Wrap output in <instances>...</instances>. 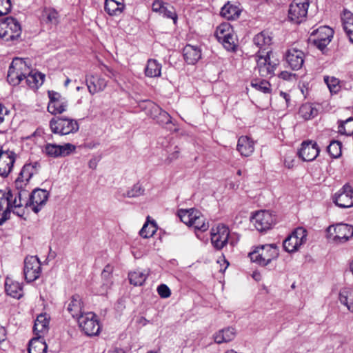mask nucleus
<instances>
[{"mask_svg": "<svg viewBox=\"0 0 353 353\" xmlns=\"http://www.w3.org/2000/svg\"><path fill=\"white\" fill-rule=\"evenodd\" d=\"M279 256V250L274 244L263 245L250 254L252 261L261 266H266Z\"/></svg>", "mask_w": 353, "mask_h": 353, "instance_id": "1", "label": "nucleus"}, {"mask_svg": "<svg viewBox=\"0 0 353 353\" xmlns=\"http://www.w3.org/2000/svg\"><path fill=\"white\" fill-rule=\"evenodd\" d=\"M50 127L53 133L61 135L74 133L79 128L77 120L65 117L52 119L50 121Z\"/></svg>", "mask_w": 353, "mask_h": 353, "instance_id": "2", "label": "nucleus"}, {"mask_svg": "<svg viewBox=\"0 0 353 353\" xmlns=\"http://www.w3.org/2000/svg\"><path fill=\"white\" fill-rule=\"evenodd\" d=\"M272 50H268L265 54H256V61L260 76L263 77H272L274 75V70L279 65V60L272 59Z\"/></svg>", "mask_w": 353, "mask_h": 353, "instance_id": "3", "label": "nucleus"}, {"mask_svg": "<svg viewBox=\"0 0 353 353\" xmlns=\"http://www.w3.org/2000/svg\"><path fill=\"white\" fill-rule=\"evenodd\" d=\"M309 4L308 0H293L289 6L288 20L296 24L305 21Z\"/></svg>", "mask_w": 353, "mask_h": 353, "instance_id": "4", "label": "nucleus"}, {"mask_svg": "<svg viewBox=\"0 0 353 353\" xmlns=\"http://www.w3.org/2000/svg\"><path fill=\"white\" fill-rule=\"evenodd\" d=\"M79 326L84 333L90 336L99 334L101 327L97 316L93 312L81 314L77 319Z\"/></svg>", "mask_w": 353, "mask_h": 353, "instance_id": "5", "label": "nucleus"}, {"mask_svg": "<svg viewBox=\"0 0 353 353\" xmlns=\"http://www.w3.org/2000/svg\"><path fill=\"white\" fill-rule=\"evenodd\" d=\"M307 230L303 228H297L283 241L284 250L290 253L296 251L307 241Z\"/></svg>", "mask_w": 353, "mask_h": 353, "instance_id": "6", "label": "nucleus"}, {"mask_svg": "<svg viewBox=\"0 0 353 353\" xmlns=\"http://www.w3.org/2000/svg\"><path fill=\"white\" fill-rule=\"evenodd\" d=\"M328 238L336 243L346 242L353 236V225L339 223L334 226H330L327 229Z\"/></svg>", "mask_w": 353, "mask_h": 353, "instance_id": "7", "label": "nucleus"}, {"mask_svg": "<svg viewBox=\"0 0 353 353\" xmlns=\"http://www.w3.org/2000/svg\"><path fill=\"white\" fill-rule=\"evenodd\" d=\"M26 68V63L22 59H14L8 72V81L13 85L19 84L26 77V72L23 71Z\"/></svg>", "mask_w": 353, "mask_h": 353, "instance_id": "8", "label": "nucleus"}, {"mask_svg": "<svg viewBox=\"0 0 353 353\" xmlns=\"http://www.w3.org/2000/svg\"><path fill=\"white\" fill-rule=\"evenodd\" d=\"M251 222L259 232L270 229L275 222L274 216L267 210L256 212L250 218Z\"/></svg>", "mask_w": 353, "mask_h": 353, "instance_id": "9", "label": "nucleus"}, {"mask_svg": "<svg viewBox=\"0 0 353 353\" xmlns=\"http://www.w3.org/2000/svg\"><path fill=\"white\" fill-rule=\"evenodd\" d=\"M41 270V263L37 256H30L25 259L23 274L28 283L37 280L40 276Z\"/></svg>", "mask_w": 353, "mask_h": 353, "instance_id": "10", "label": "nucleus"}, {"mask_svg": "<svg viewBox=\"0 0 353 353\" xmlns=\"http://www.w3.org/2000/svg\"><path fill=\"white\" fill-rule=\"evenodd\" d=\"M49 192L43 189L35 188L26 202V208L32 206V210L34 213H38L41 207L43 206L48 199Z\"/></svg>", "mask_w": 353, "mask_h": 353, "instance_id": "11", "label": "nucleus"}, {"mask_svg": "<svg viewBox=\"0 0 353 353\" xmlns=\"http://www.w3.org/2000/svg\"><path fill=\"white\" fill-rule=\"evenodd\" d=\"M75 149L76 146L69 143L62 145L55 143H47L45 145L43 152L50 157L58 158L68 156Z\"/></svg>", "mask_w": 353, "mask_h": 353, "instance_id": "12", "label": "nucleus"}, {"mask_svg": "<svg viewBox=\"0 0 353 353\" xmlns=\"http://www.w3.org/2000/svg\"><path fill=\"white\" fill-rule=\"evenodd\" d=\"M333 202L339 208H348L353 206V189L345 184L332 198Z\"/></svg>", "mask_w": 353, "mask_h": 353, "instance_id": "13", "label": "nucleus"}, {"mask_svg": "<svg viewBox=\"0 0 353 353\" xmlns=\"http://www.w3.org/2000/svg\"><path fill=\"white\" fill-rule=\"evenodd\" d=\"M229 235V228L225 225H219L216 229H212L211 243L216 250H221L228 243Z\"/></svg>", "mask_w": 353, "mask_h": 353, "instance_id": "14", "label": "nucleus"}, {"mask_svg": "<svg viewBox=\"0 0 353 353\" xmlns=\"http://www.w3.org/2000/svg\"><path fill=\"white\" fill-rule=\"evenodd\" d=\"M320 149L317 143L313 141H305L298 151V155L304 161H312L319 155Z\"/></svg>", "mask_w": 353, "mask_h": 353, "instance_id": "15", "label": "nucleus"}, {"mask_svg": "<svg viewBox=\"0 0 353 353\" xmlns=\"http://www.w3.org/2000/svg\"><path fill=\"white\" fill-rule=\"evenodd\" d=\"M16 154L14 152L5 150L0 152V176L7 177L11 172L15 162Z\"/></svg>", "mask_w": 353, "mask_h": 353, "instance_id": "16", "label": "nucleus"}, {"mask_svg": "<svg viewBox=\"0 0 353 353\" xmlns=\"http://www.w3.org/2000/svg\"><path fill=\"white\" fill-rule=\"evenodd\" d=\"M6 41H19L22 30L19 22L14 17H8L6 18Z\"/></svg>", "mask_w": 353, "mask_h": 353, "instance_id": "17", "label": "nucleus"}, {"mask_svg": "<svg viewBox=\"0 0 353 353\" xmlns=\"http://www.w3.org/2000/svg\"><path fill=\"white\" fill-rule=\"evenodd\" d=\"M304 58L303 52L295 48L288 50L285 57L289 66L294 70H298L302 68Z\"/></svg>", "mask_w": 353, "mask_h": 353, "instance_id": "18", "label": "nucleus"}, {"mask_svg": "<svg viewBox=\"0 0 353 353\" xmlns=\"http://www.w3.org/2000/svg\"><path fill=\"white\" fill-rule=\"evenodd\" d=\"M39 168H40V164L38 162L26 164L14 182L15 185L19 188V185H21V183H28L31 177L34 174H37Z\"/></svg>", "mask_w": 353, "mask_h": 353, "instance_id": "19", "label": "nucleus"}, {"mask_svg": "<svg viewBox=\"0 0 353 353\" xmlns=\"http://www.w3.org/2000/svg\"><path fill=\"white\" fill-rule=\"evenodd\" d=\"M27 183H21V185L17 188L16 185V190L12 192L14 198H12V203L14 208H20L23 205L26 207V202L28 201L30 196L29 191L26 189Z\"/></svg>", "mask_w": 353, "mask_h": 353, "instance_id": "20", "label": "nucleus"}, {"mask_svg": "<svg viewBox=\"0 0 353 353\" xmlns=\"http://www.w3.org/2000/svg\"><path fill=\"white\" fill-rule=\"evenodd\" d=\"M166 3L161 0H155L152 5V9L155 12L162 14L163 17L172 19L174 24L176 23L178 16L174 8L170 6V8L165 6Z\"/></svg>", "mask_w": 353, "mask_h": 353, "instance_id": "21", "label": "nucleus"}, {"mask_svg": "<svg viewBox=\"0 0 353 353\" xmlns=\"http://www.w3.org/2000/svg\"><path fill=\"white\" fill-rule=\"evenodd\" d=\"M85 81L88 89L91 94L103 91L107 85V81L98 76H88L86 77Z\"/></svg>", "mask_w": 353, "mask_h": 353, "instance_id": "22", "label": "nucleus"}, {"mask_svg": "<svg viewBox=\"0 0 353 353\" xmlns=\"http://www.w3.org/2000/svg\"><path fill=\"white\" fill-rule=\"evenodd\" d=\"M271 41V37L263 31L255 35L253 38V43L259 48L256 54H263L262 53L271 50L270 49Z\"/></svg>", "mask_w": 353, "mask_h": 353, "instance_id": "23", "label": "nucleus"}, {"mask_svg": "<svg viewBox=\"0 0 353 353\" xmlns=\"http://www.w3.org/2000/svg\"><path fill=\"white\" fill-rule=\"evenodd\" d=\"M83 307L81 296L79 294H74L71 297L67 310L73 318L78 319L81 314H84L83 312Z\"/></svg>", "mask_w": 353, "mask_h": 353, "instance_id": "24", "label": "nucleus"}, {"mask_svg": "<svg viewBox=\"0 0 353 353\" xmlns=\"http://www.w3.org/2000/svg\"><path fill=\"white\" fill-rule=\"evenodd\" d=\"M183 58L188 64H195L201 57V52L198 47L187 45L183 50Z\"/></svg>", "mask_w": 353, "mask_h": 353, "instance_id": "25", "label": "nucleus"}, {"mask_svg": "<svg viewBox=\"0 0 353 353\" xmlns=\"http://www.w3.org/2000/svg\"><path fill=\"white\" fill-rule=\"evenodd\" d=\"M236 148L242 156L249 157L254 150V144L250 138L242 136L238 140Z\"/></svg>", "mask_w": 353, "mask_h": 353, "instance_id": "26", "label": "nucleus"}, {"mask_svg": "<svg viewBox=\"0 0 353 353\" xmlns=\"http://www.w3.org/2000/svg\"><path fill=\"white\" fill-rule=\"evenodd\" d=\"M236 335L235 329L232 327H228L222 329L214 334V342L221 344L232 341Z\"/></svg>", "mask_w": 353, "mask_h": 353, "instance_id": "27", "label": "nucleus"}, {"mask_svg": "<svg viewBox=\"0 0 353 353\" xmlns=\"http://www.w3.org/2000/svg\"><path fill=\"white\" fill-rule=\"evenodd\" d=\"M49 329V319L46 317V314H39L36 320L33 327L34 333L37 335L44 334L48 332Z\"/></svg>", "mask_w": 353, "mask_h": 353, "instance_id": "28", "label": "nucleus"}, {"mask_svg": "<svg viewBox=\"0 0 353 353\" xmlns=\"http://www.w3.org/2000/svg\"><path fill=\"white\" fill-rule=\"evenodd\" d=\"M125 9V5L122 2L116 0H105L104 10L110 16H118Z\"/></svg>", "mask_w": 353, "mask_h": 353, "instance_id": "29", "label": "nucleus"}, {"mask_svg": "<svg viewBox=\"0 0 353 353\" xmlns=\"http://www.w3.org/2000/svg\"><path fill=\"white\" fill-rule=\"evenodd\" d=\"M48 346L41 335L32 339L28 344V353H46Z\"/></svg>", "mask_w": 353, "mask_h": 353, "instance_id": "30", "label": "nucleus"}, {"mask_svg": "<svg viewBox=\"0 0 353 353\" xmlns=\"http://www.w3.org/2000/svg\"><path fill=\"white\" fill-rule=\"evenodd\" d=\"M41 17V21L46 24L57 26L59 23V14L54 8H45Z\"/></svg>", "mask_w": 353, "mask_h": 353, "instance_id": "31", "label": "nucleus"}, {"mask_svg": "<svg viewBox=\"0 0 353 353\" xmlns=\"http://www.w3.org/2000/svg\"><path fill=\"white\" fill-rule=\"evenodd\" d=\"M5 290L7 294L10 296L17 299H20L22 296L23 288L19 282L7 279L5 283Z\"/></svg>", "mask_w": 353, "mask_h": 353, "instance_id": "32", "label": "nucleus"}, {"mask_svg": "<svg viewBox=\"0 0 353 353\" xmlns=\"http://www.w3.org/2000/svg\"><path fill=\"white\" fill-rule=\"evenodd\" d=\"M343 29L353 44V14L349 11H345L341 18Z\"/></svg>", "mask_w": 353, "mask_h": 353, "instance_id": "33", "label": "nucleus"}, {"mask_svg": "<svg viewBox=\"0 0 353 353\" xmlns=\"http://www.w3.org/2000/svg\"><path fill=\"white\" fill-rule=\"evenodd\" d=\"M194 216V219L192 220L190 226L194 227L195 230L201 232L208 230L209 228V223L202 213L197 210L196 212H195V215Z\"/></svg>", "mask_w": 353, "mask_h": 353, "instance_id": "34", "label": "nucleus"}, {"mask_svg": "<svg viewBox=\"0 0 353 353\" xmlns=\"http://www.w3.org/2000/svg\"><path fill=\"white\" fill-rule=\"evenodd\" d=\"M161 64L155 59H149L145 68V74L148 77H159L161 76Z\"/></svg>", "mask_w": 353, "mask_h": 353, "instance_id": "35", "label": "nucleus"}, {"mask_svg": "<svg viewBox=\"0 0 353 353\" xmlns=\"http://www.w3.org/2000/svg\"><path fill=\"white\" fill-rule=\"evenodd\" d=\"M341 303L347 306V309L353 312V288H345L339 293Z\"/></svg>", "mask_w": 353, "mask_h": 353, "instance_id": "36", "label": "nucleus"}, {"mask_svg": "<svg viewBox=\"0 0 353 353\" xmlns=\"http://www.w3.org/2000/svg\"><path fill=\"white\" fill-rule=\"evenodd\" d=\"M240 12V10L238 7L230 4V3L224 5L221 10V14L228 20H233L238 18Z\"/></svg>", "mask_w": 353, "mask_h": 353, "instance_id": "37", "label": "nucleus"}, {"mask_svg": "<svg viewBox=\"0 0 353 353\" xmlns=\"http://www.w3.org/2000/svg\"><path fill=\"white\" fill-rule=\"evenodd\" d=\"M150 216H148L147 221L144 223L143 226L139 231V234L144 239H148L152 237L157 230V225L156 222L153 220L149 221Z\"/></svg>", "mask_w": 353, "mask_h": 353, "instance_id": "38", "label": "nucleus"}, {"mask_svg": "<svg viewBox=\"0 0 353 353\" xmlns=\"http://www.w3.org/2000/svg\"><path fill=\"white\" fill-rule=\"evenodd\" d=\"M299 114L305 120H309L318 114V110L310 103H305L300 107Z\"/></svg>", "mask_w": 353, "mask_h": 353, "instance_id": "39", "label": "nucleus"}, {"mask_svg": "<svg viewBox=\"0 0 353 353\" xmlns=\"http://www.w3.org/2000/svg\"><path fill=\"white\" fill-rule=\"evenodd\" d=\"M334 31L328 26H321L319 28L314 30L311 36L315 37L314 39H322L325 40H332L333 37Z\"/></svg>", "mask_w": 353, "mask_h": 353, "instance_id": "40", "label": "nucleus"}, {"mask_svg": "<svg viewBox=\"0 0 353 353\" xmlns=\"http://www.w3.org/2000/svg\"><path fill=\"white\" fill-rule=\"evenodd\" d=\"M12 197L13 194L10 190L8 192H0V211L7 209L11 211V209L14 208L12 203Z\"/></svg>", "mask_w": 353, "mask_h": 353, "instance_id": "41", "label": "nucleus"}, {"mask_svg": "<svg viewBox=\"0 0 353 353\" xmlns=\"http://www.w3.org/2000/svg\"><path fill=\"white\" fill-rule=\"evenodd\" d=\"M68 101L65 99L59 100L56 103H49L48 111L52 114H61L66 110Z\"/></svg>", "mask_w": 353, "mask_h": 353, "instance_id": "42", "label": "nucleus"}, {"mask_svg": "<svg viewBox=\"0 0 353 353\" xmlns=\"http://www.w3.org/2000/svg\"><path fill=\"white\" fill-rule=\"evenodd\" d=\"M197 210H195L194 208L190 209H180L178 210V216L180 219V220L186 224L188 226H190L192 222V220L194 219V215H195V212H196Z\"/></svg>", "mask_w": 353, "mask_h": 353, "instance_id": "43", "label": "nucleus"}, {"mask_svg": "<svg viewBox=\"0 0 353 353\" xmlns=\"http://www.w3.org/2000/svg\"><path fill=\"white\" fill-rule=\"evenodd\" d=\"M232 32L233 29L231 25L228 23H223L217 26L215 32V36L218 41H219L221 39H224Z\"/></svg>", "mask_w": 353, "mask_h": 353, "instance_id": "44", "label": "nucleus"}, {"mask_svg": "<svg viewBox=\"0 0 353 353\" xmlns=\"http://www.w3.org/2000/svg\"><path fill=\"white\" fill-rule=\"evenodd\" d=\"M130 283L135 286L142 285L147 279V275L143 272L137 270L130 272L128 274Z\"/></svg>", "mask_w": 353, "mask_h": 353, "instance_id": "45", "label": "nucleus"}, {"mask_svg": "<svg viewBox=\"0 0 353 353\" xmlns=\"http://www.w3.org/2000/svg\"><path fill=\"white\" fill-rule=\"evenodd\" d=\"M339 132L347 136L353 134V117H350L344 121H340Z\"/></svg>", "mask_w": 353, "mask_h": 353, "instance_id": "46", "label": "nucleus"}, {"mask_svg": "<svg viewBox=\"0 0 353 353\" xmlns=\"http://www.w3.org/2000/svg\"><path fill=\"white\" fill-rule=\"evenodd\" d=\"M342 144L339 141H332L327 147V152L334 159L339 158L341 155Z\"/></svg>", "mask_w": 353, "mask_h": 353, "instance_id": "47", "label": "nucleus"}, {"mask_svg": "<svg viewBox=\"0 0 353 353\" xmlns=\"http://www.w3.org/2000/svg\"><path fill=\"white\" fill-rule=\"evenodd\" d=\"M219 41L221 43L223 47L228 51H235L237 47L236 38L233 32L224 39H221Z\"/></svg>", "mask_w": 353, "mask_h": 353, "instance_id": "48", "label": "nucleus"}, {"mask_svg": "<svg viewBox=\"0 0 353 353\" xmlns=\"http://www.w3.org/2000/svg\"><path fill=\"white\" fill-rule=\"evenodd\" d=\"M251 85L263 93H270L271 92V85L266 80H254L251 82Z\"/></svg>", "mask_w": 353, "mask_h": 353, "instance_id": "49", "label": "nucleus"}, {"mask_svg": "<svg viewBox=\"0 0 353 353\" xmlns=\"http://www.w3.org/2000/svg\"><path fill=\"white\" fill-rule=\"evenodd\" d=\"M145 109L146 114L154 120L162 108L154 102L148 101L146 102Z\"/></svg>", "mask_w": 353, "mask_h": 353, "instance_id": "50", "label": "nucleus"}, {"mask_svg": "<svg viewBox=\"0 0 353 353\" xmlns=\"http://www.w3.org/2000/svg\"><path fill=\"white\" fill-rule=\"evenodd\" d=\"M145 190L139 183L134 184L126 193L123 194V196L128 198H134L141 196L144 194Z\"/></svg>", "mask_w": 353, "mask_h": 353, "instance_id": "51", "label": "nucleus"}, {"mask_svg": "<svg viewBox=\"0 0 353 353\" xmlns=\"http://www.w3.org/2000/svg\"><path fill=\"white\" fill-rule=\"evenodd\" d=\"M154 120L158 124L161 125H169L172 123V117L167 112L163 109H161V112L158 114L157 119Z\"/></svg>", "mask_w": 353, "mask_h": 353, "instance_id": "52", "label": "nucleus"}, {"mask_svg": "<svg viewBox=\"0 0 353 353\" xmlns=\"http://www.w3.org/2000/svg\"><path fill=\"white\" fill-rule=\"evenodd\" d=\"M331 92L336 93L339 90V80L335 77H326L324 79Z\"/></svg>", "mask_w": 353, "mask_h": 353, "instance_id": "53", "label": "nucleus"}, {"mask_svg": "<svg viewBox=\"0 0 353 353\" xmlns=\"http://www.w3.org/2000/svg\"><path fill=\"white\" fill-rule=\"evenodd\" d=\"M29 68L26 67L25 70H28L26 72V77H23V80H26V84L31 88H37V84L34 83L35 76L32 74V71H29Z\"/></svg>", "mask_w": 353, "mask_h": 353, "instance_id": "54", "label": "nucleus"}, {"mask_svg": "<svg viewBox=\"0 0 353 353\" xmlns=\"http://www.w3.org/2000/svg\"><path fill=\"white\" fill-rule=\"evenodd\" d=\"M12 8L10 0H0V17L9 13Z\"/></svg>", "mask_w": 353, "mask_h": 353, "instance_id": "55", "label": "nucleus"}, {"mask_svg": "<svg viewBox=\"0 0 353 353\" xmlns=\"http://www.w3.org/2000/svg\"><path fill=\"white\" fill-rule=\"evenodd\" d=\"M157 292L159 295L163 299L168 298L171 295V291L165 284L159 285L157 287Z\"/></svg>", "mask_w": 353, "mask_h": 353, "instance_id": "56", "label": "nucleus"}, {"mask_svg": "<svg viewBox=\"0 0 353 353\" xmlns=\"http://www.w3.org/2000/svg\"><path fill=\"white\" fill-rule=\"evenodd\" d=\"M330 41V40H323L322 39H314L313 40L314 46L321 51L325 49Z\"/></svg>", "mask_w": 353, "mask_h": 353, "instance_id": "57", "label": "nucleus"}, {"mask_svg": "<svg viewBox=\"0 0 353 353\" xmlns=\"http://www.w3.org/2000/svg\"><path fill=\"white\" fill-rule=\"evenodd\" d=\"M48 97L50 99L49 103H54L57 102L59 100H61V99H64L61 97V95L59 93L54 92L53 90L48 91Z\"/></svg>", "mask_w": 353, "mask_h": 353, "instance_id": "58", "label": "nucleus"}, {"mask_svg": "<svg viewBox=\"0 0 353 353\" xmlns=\"http://www.w3.org/2000/svg\"><path fill=\"white\" fill-rule=\"evenodd\" d=\"M6 18L0 21V38L3 39L6 41V32L8 30H6Z\"/></svg>", "mask_w": 353, "mask_h": 353, "instance_id": "59", "label": "nucleus"}, {"mask_svg": "<svg viewBox=\"0 0 353 353\" xmlns=\"http://www.w3.org/2000/svg\"><path fill=\"white\" fill-rule=\"evenodd\" d=\"M10 210H4L0 211V225H2L10 218Z\"/></svg>", "mask_w": 353, "mask_h": 353, "instance_id": "60", "label": "nucleus"}, {"mask_svg": "<svg viewBox=\"0 0 353 353\" xmlns=\"http://www.w3.org/2000/svg\"><path fill=\"white\" fill-rule=\"evenodd\" d=\"M32 74L35 76L34 83H36L37 88L39 85H41L43 83L45 75L41 72H34L32 73Z\"/></svg>", "mask_w": 353, "mask_h": 353, "instance_id": "61", "label": "nucleus"}, {"mask_svg": "<svg viewBox=\"0 0 353 353\" xmlns=\"http://www.w3.org/2000/svg\"><path fill=\"white\" fill-rule=\"evenodd\" d=\"M9 113V110L3 105L0 104V123L4 121V117Z\"/></svg>", "mask_w": 353, "mask_h": 353, "instance_id": "62", "label": "nucleus"}, {"mask_svg": "<svg viewBox=\"0 0 353 353\" xmlns=\"http://www.w3.org/2000/svg\"><path fill=\"white\" fill-rule=\"evenodd\" d=\"M179 153H180L179 149L178 148L177 146H176L174 148V151L172 153H171L170 154H169L168 159L170 161H173L174 159H176L179 157Z\"/></svg>", "mask_w": 353, "mask_h": 353, "instance_id": "63", "label": "nucleus"}, {"mask_svg": "<svg viewBox=\"0 0 353 353\" xmlns=\"http://www.w3.org/2000/svg\"><path fill=\"white\" fill-rule=\"evenodd\" d=\"M7 338V332L5 327L0 325V343L4 341Z\"/></svg>", "mask_w": 353, "mask_h": 353, "instance_id": "64", "label": "nucleus"}]
</instances>
